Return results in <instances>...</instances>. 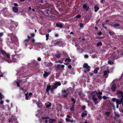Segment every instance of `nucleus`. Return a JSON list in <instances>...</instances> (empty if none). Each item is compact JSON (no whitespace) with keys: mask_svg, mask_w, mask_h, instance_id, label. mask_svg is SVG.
I'll return each instance as SVG.
<instances>
[{"mask_svg":"<svg viewBox=\"0 0 123 123\" xmlns=\"http://www.w3.org/2000/svg\"><path fill=\"white\" fill-rule=\"evenodd\" d=\"M117 94L118 98H120L119 100L122 102L123 100V92L120 91H118L117 92Z\"/></svg>","mask_w":123,"mask_h":123,"instance_id":"obj_1","label":"nucleus"},{"mask_svg":"<svg viewBox=\"0 0 123 123\" xmlns=\"http://www.w3.org/2000/svg\"><path fill=\"white\" fill-rule=\"evenodd\" d=\"M61 85V84L59 82H56L51 88V91L52 92L54 89L56 88L58 86H60Z\"/></svg>","mask_w":123,"mask_h":123,"instance_id":"obj_2","label":"nucleus"},{"mask_svg":"<svg viewBox=\"0 0 123 123\" xmlns=\"http://www.w3.org/2000/svg\"><path fill=\"white\" fill-rule=\"evenodd\" d=\"M83 67L84 68H85L87 69V71L84 70V72L85 73H86L87 72H89L90 70V67L89 66L88 64L86 63H85L83 66Z\"/></svg>","mask_w":123,"mask_h":123,"instance_id":"obj_3","label":"nucleus"},{"mask_svg":"<svg viewBox=\"0 0 123 123\" xmlns=\"http://www.w3.org/2000/svg\"><path fill=\"white\" fill-rule=\"evenodd\" d=\"M62 92L63 93H64L63 95L64 97H66L67 96L68 93V89L63 90L62 91Z\"/></svg>","mask_w":123,"mask_h":123,"instance_id":"obj_4","label":"nucleus"},{"mask_svg":"<svg viewBox=\"0 0 123 123\" xmlns=\"http://www.w3.org/2000/svg\"><path fill=\"white\" fill-rule=\"evenodd\" d=\"M0 52L2 54L5 55L7 58H9L10 57L9 54H8L6 53L4 51L2 50H0Z\"/></svg>","mask_w":123,"mask_h":123,"instance_id":"obj_5","label":"nucleus"},{"mask_svg":"<svg viewBox=\"0 0 123 123\" xmlns=\"http://www.w3.org/2000/svg\"><path fill=\"white\" fill-rule=\"evenodd\" d=\"M32 94L31 93H30L29 94L26 93L25 95V99L27 100L30 99L31 98V96Z\"/></svg>","mask_w":123,"mask_h":123,"instance_id":"obj_6","label":"nucleus"},{"mask_svg":"<svg viewBox=\"0 0 123 123\" xmlns=\"http://www.w3.org/2000/svg\"><path fill=\"white\" fill-rule=\"evenodd\" d=\"M92 99L93 101L94 102L95 104H96L98 103V102L97 100V99L96 98L95 95H93Z\"/></svg>","mask_w":123,"mask_h":123,"instance_id":"obj_7","label":"nucleus"},{"mask_svg":"<svg viewBox=\"0 0 123 123\" xmlns=\"http://www.w3.org/2000/svg\"><path fill=\"white\" fill-rule=\"evenodd\" d=\"M83 8L84 10L86 11H88L89 8V6L86 4L83 5Z\"/></svg>","mask_w":123,"mask_h":123,"instance_id":"obj_8","label":"nucleus"},{"mask_svg":"<svg viewBox=\"0 0 123 123\" xmlns=\"http://www.w3.org/2000/svg\"><path fill=\"white\" fill-rule=\"evenodd\" d=\"M51 86L50 85L47 86L46 88V91H47V92H48L50 90H51ZM48 93H49V92H48Z\"/></svg>","mask_w":123,"mask_h":123,"instance_id":"obj_9","label":"nucleus"},{"mask_svg":"<svg viewBox=\"0 0 123 123\" xmlns=\"http://www.w3.org/2000/svg\"><path fill=\"white\" fill-rule=\"evenodd\" d=\"M116 88V85L114 84H113L111 87V91L112 92H114L115 91Z\"/></svg>","mask_w":123,"mask_h":123,"instance_id":"obj_10","label":"nucleus"},{"mask_svg":"<svg viewBox=\"0 0 123 123\" xmlns=\"http://www.w3.org/2000/svg\"><path fill=\"white\" fill-rule=\"evenodd\" d=\"M122 102L120 101V100H119L118 101H117L116 102V104H117V108H118L119 107V104H121Z\"/></svg>","mask_w":123,"mask_h":123,"instance_id":"obj_11","label":"nucleus"},{"mask_svg":"<svg viewBox=\"0 0 123 123\" xmlns=\"http://www.w3.org/2000/svg\"><path fill=\"white\" fill-rule=\"evenodd\" d=\"M104 75L105 76L106 78L107 77V76L109 73V71H105L104 72Z\"/></svg>","mask_w":123,"mask_h":123,"instance_id":"obj_12","label":"nucleus"},{"mask_svg":"<svg viewBox=\"0 0 123 123\" xmlns=\"http://www.w3.org/2000/svg\"><path fill=\"white\" fill-rule=\"evenodd\" d=\"M50 74L49 72H44V73L43 74V75L44 77H45L48 76Z\"/></svg>","mask_w":123,"mask_h":123,"instance_id":"obj_13","label":"nucleus"},{"mask_svg":"<svg viewBox=\"0 0 123 123\" xmlns=\"http://www.w3.org/2000/svg\"><path fill=\"white\" fill-rule=\"evenodd\" d=\"M13 11L15 12H17L18 11V8L15 7H12Z\"/></svg>","mask_w":123,"mask_h":123,"instance_id":"obj_14","label":"nucleus"},{"mask_svg":"<svg viewBox=\"0 0 123 123\" xmlns=\"http://www.w3.org/2000/svg\"><path fill=\"white\" fill-rule=\"evenodd\" d=\"M87 115V113L86 111L83 112L81 114V116L82 117H83L85 116H86Z\"/></svg>","mask_w":123,"mask_h":123,"instance_id":"obj_15","label":"nucleus"},{"mask_svg":"<svg viewBox=\"0 0 123 123\" xmlns=\"http://www.w3.org/2000/svg\"><path fill=\"white\" fill-rule=\"evenodd\" d=\"M66 121L68 122H70L71 123H72L73 122L74 120H70V119H69V118H66Z\"/></svg>","mask_w":123,"mask_h":123,"instance_id":"obj_16","label":"nucleus"},{"mask_svg":"<svg viewBox=\"0 0 123 123\" xmlns=\"http://www.w3.org/2000/svg\"><path fill=\"white\" fill-rule=\"evenodd\" d=\"M46 107L48 108L50 107L51 106V104L49 103H47L45 104Z\"/></svg>","mask_w":123,"mask_h":123,"instance_id":"obj_17","label":"nucleus"},{"mask_svg":"<svg viewBox=\"0 0 123 123\" xmlns=\"http://www.w3.org/2000/svg\"><path fill=\"white\" fill-rule=\"evenodd\" d=\"M56 26L60 28H62V25L60 23H57L56 25Z\"/></svg>","mask_w":123,"mask_h":123,"instance_id":"obj_18","label":"nucleus"},{"mask_svg":"<svg viewBox=\"0 0 123 123\" xmlns=\"http://www.w3.org/2000/svg\"><path fill=\"white\" fill-rule=\"evenodd\" d=\"M95 9V12H97L99 9L98 7L97 6H95L94 7Z\"/></svg>","mask_w":123,"mask_h":123,"instance_id":"obj_19","label":"nucleus"},{"mask_svg":"<svg viewBox=\"0 0 123 123\" xmlns=\"http://www.w3.org/2000/svg\"><path fill=\"white\" fill-rule=\"evenodd\" d=\"M119 100V99H118L117 98H113L112 99V100L113 102H115L116 101V102L117 101H118Z\"/></svg>","mask_w":123,"mask_h":123,"instance_id":"obj_20","label":"nucleus"},{"mask_svg":"<svg viewBox=\"0 0 123 123\" xmlns=\"http://www.w3.org/2000/svg\"><path fill=\"white\" fill-rule=\"evenodd\" d=\"M55 120L54 119H50L49 121V123H52L53 122H55Z\"/></svg>","mask_w":123,"mask_h":123,"instance_id":"obj_21","label":"nucleus"},{"mask_svg":"<svg viewBox=\"0 0 123 123\" xmlns=\"http://www.w3.org/2000/svg\"><path fill=\"white\" fill-rule=\"evenodd\" d=\"M99 70V68H96L94 70V73H97L98 72V71Z\"/></svg>","mask_w":123,"mask_h":123,"instance_id":"obj_22","label":"nucleus"},{"mask_svg":"<svg viewBox=\"0 0 123 123\" xmlns=\"http://www.w3.org/2000/svg\"><path fill=\"white\" fill-rule=\"evenodd\" d=\"M42 106V104L41 103H39L38 104H37V106L39 108H41Z\"/></svg>","mask_w":123,"mask_h":123,"instance_id":"obj_23","label":"nucleus"},{"mask_svg":"<svg viewBox=\"0 0 123 123\" xmlns=\"http://www.w3.org/2000/svg\"><path fill=\"white\" fill-rule=\"evenodd\" d=\"M94 93L95 94L96 93L97 94H98L99 95H101L102 94V92H99L98 93H97L96 92H94Z\"/></svg>","mask_w":123,"mask_h":123,"instance_id":"obj_24","label":"nucleus"},{"mask_svg":"<svg viewBox=\"0 0 123 123\" xmlns=\"http://www.w3.org/2000/svg\"><path fill=\"white\" fill-rule=\"evenodd\" d=\"M71 61V59L69 58H68L66 59L65 62H70Z\"/></svg>","mask_w":123,"mask_h":123,"instance_id":"obj_25","label":"nucleus"},{"mask_svg":"<svg viewBox=\"0 0 123 123\" xmlns=\"http://www.w3.org/2000/svg\"><path fill=\"white\" fill-rule=\"evenodd\" d=\"M55 56L57 58H60V54L59 53L55 55Z\"/></svg>","mask_w":123,"mask_h":123,"instance_id":"obj_26","label":"nucleus"},{"mask_svg":"<svg viewBox=\"0 0 123 123\" xmlns=\"http://www.w3.org/2000/svg\"><path fill=\"white\" fill-rule=\"evenodd\" d=\"M63 61H61V60H59L58 61H56L55 62L56 63H63Z\"/></svg>","mask_w":123,"mask_h":123,"instance_id":"obj_27","label":"nucleus"},{"mask_svg":"<svg viewBox=\"0 0 123 123\" xmlns=\"http://www.w3.org/2000/svg\"><path fill=\"white\" fill-rule=\"evenodd\" d=\"M119 25L118 24H113L112 25V26H113L114 27H118V26Z\"/></svg>","mask_w":123,"mask_h":123,"instance_id":"obj_28","label":"nucleus"},{"mask_svg":"<svg viewBox=\"0 0 123 123\" xmlns=\"http://www.w3.org/2000/svg\"><path fill=\"white\" fill-rule=\"evenodd\" d=\"M13 60L15 62H17L18 61V59H17L16 58H13Z\"/></svg>","mask_w":123,"mask_h":123,"instance_id":"obj_29","label":"nucleus"},{"mask_svg":"<svg viewBox=\"0 0 123 123\" xmlns=\"http://www.w3.org/2000/svg\"><path fill=\"white\" fill-rule=\"evenodd\" d=\"M52 64L50 63H49L47 64V66L48 67H51L52 66Z\"/></svg>","mask_w":123,"mask_h":123,"instance_id":"obj_30","label":"nucleus"},{"mask_svg":"<svg viewBox=\"0 0 123 123\" xmlns=\"http://www.w3.org/2000/svg\"><path fill=\"white\" fill-rule=\"evenodd\" d=\"M108 62L109 64H112L113 63V62L111 61L110 60H109L108 61Z\"/></svg>","mask_w":123,"mask_h":123,"instance_id":"obj_31","label":"nucleus"},{"mask_svg":"<svg viewBox=\"0 0 123 123\" xmlns=\"http://www.w3.org/2000/svg\"><path fill=\"white\" fill-rule=\"evenodd\" d=\"M102 45V43L101 42H99L97 44V45L98 46H101Z\"/></svg>","mask_w":123,"mask_h":123,"instance_id":"obj_32","label":"nucleus"},{"mask_svg":"<svg viewBox=\"0 0 123 123\" xmlns=\"http://www.w3.org/2000/svg\"><path fill=\"white\" fill-rule=\"evenodd\" d=\"M4 97L3 95H2L1 93L0 94V99H2Z\"/></svg>","mask_w":123,"mask_h":123,"instance_id":"obj_33","label":"nucleus"},{"mask_svg":"<svg viewBox=\"0 0 123 123\" xmlns=\"http://www.w3.org/2000/svg\"><path fill=\"white\" fill-rule=\"evenodd\" d=\"M105 114L107 116H108L110 115V112H105Z\"/></svg>","mask_w":123,"mask_h":123,"instance_id":"obj_34","label":"nucleus"},{"mask_svg":"<svg viewBox=\"0 0 123 123\" xmlns=\"http://www.w3.org/2000/svg\"><path fill=\"white\" fill-rule=\"evenodd\" d=\"M76 18H80L81 17V16L80 15H77L76 16Z\"/></svg>","mask_w":123,"mask_h":123,"instance_id":"obj_35","label":"nucleus"},{"mask_svg":"<svg viewBox=\"0 0 123 123\" xmlns=\"http://www.w3.org/2000/svg\"><path fill=\"white\" fill-rule=\"evenodd\" d=\"M49 35V34H47L46 35V40H48V39Z\"/></svg>","mask_w":123,"mask_h":123,"instance_id":"obj_36","label":"nucleus"},{"mask_svg":"<svg viewBox=\"0 0 123 123\" xmlns=\"http://www.w3.org/2000/svg\"><path fill=\"white\" fill-rule=\"evenodd\" d=\"M58 65H60L58 64L57 65V66H56L57 68H58V69L61 68V66H58Z\"/></svg>","mask_w":123,"mask_h":123,"instance_id":"obj_37","label":"nucleus"},{"mask_svg":"<svg viewBox=\"0 0 123 123\" xmlns=\"http://www.w3.org/2000/svg\"><path fill=\"white\" fill-rule=\"evenodd\" d=\"M71 100H72V101L73 102V103L74 104H75V101L74 100V99L73 98H71Z\"/></svg>","mask_w":123,"mask_h":123,"instance_id":"obj_38","label":"nucleus"},{"mask_svg":"<svg viewBox=\"0 0 123 123\" xmlns=\"http://www.w3.org/2000/svg\"><path fill=\"white\" fill-rule=\"evenodd\" d=\"M59 66H61V68H63L64 67V66L63 65H58Z\"/></svg>","mask_w":123,"mask_h":123,"instance_id":"obj_39","label":"nucleus"},{"mask_svg":"<svg viewBox=\"0 0 123 123\" xmlns=\"http://www.w3.org/2000/svg\"><path fill=\"white\" fill-rule=\"evenodd\" d=\"M96 56L95 55H92V57L93 58H95L96 57Z\"/></svg>","mask_w":123,"mask_h":123,"instance_id":"obj_40","label":"nucleus"},{"mask_svg":"<svg viewBox=\"0 0 123 123\" xmlns=\"http://www.w3.org/2000/svg\"><path fill=\"white\" fill-rule=\"evenodd\" d=\"M83 26V24L82 23H80V27H82Z\"/></svg>","mask_w":123,"mask_h":123,"instance_id":"obj_41","label":"nucleus"},{"mask_svg":"<svg viewBox=\"0 0 123 123\" xmlns=\"http://www.w3.org/2000/svg\"><path fill=\"white\" fill-rule=\"evenodd\" d=\"M98 98L100 99H101L102 98V96L100 95H99L98 96Z\"/></svg>","mask_w":123,"mask_h":123,"instance_id":"obj_42","label":"nucleus"},{"mask_svg":"<svg viewBox=\"0 0 123 123\" xmlns=\"http://www.w3.org/2000/svg\"><path fill=\"white\" fill-rule=\"evenodd\" d=\"M4 103V101L3 100H1L0 102V104H3Z\"/></svg>","mask_w":123,"mask_h":123,"instance_id":"obj_43","label":"nucleus"},{"mask_svg":"<svg viewBox=\"0 0 123 123\" xmlns=\"http://www.w3.org/2000/svg\"><path fill=\"white\" fill-rule=\"evenodd\" d=\"M31 35L32 37H34L35 36V34L34 33H31Z\"/></svg>","mask_w":123,"mask_h":123,"instance_id":"obj_44","label":"nucleus"},{"mask_svg":"<svg viewBox=\"0 0 123 123\" xmlns=\"http://www.w3.org/2000/svg\"><path fill=\"white\" fill-rule=\"evenodd\" d=\"M103 99H107V97H106L105 96H103Z\"/></svg>","mask_w":123,"mask_h":123,"instance_id":"obj_45","label":"nucleus"},{"mask_svg":"<svg viewBox=\"0 0 123 123\" xmlns=\"http://www.w3.org/2000/svg\"><path fill=\"white\" fill-rule=\"evenodd\" d=\"M3 76V74H1L0 71V77H2Z\"/></svg>","mask_w":123,"mask_h":123,"instance_id":"obj_46","label":"nucleus"},{"mask_svg":"<svg viewBox=\"0 0 123 123\" xmlns=\"http://www.w3.org/2000/svg\"><path fill=\"white\" fill-rule=\"evenodd\" d=\"M16 83L17 84V86L18 87L19 86V83L18 82H17Z\"/></svg>","mask_w":123,"mask_h":123,"instance_id":"obj_47","label":"nucleus"},{"mask_svg":"<svg viewBox=\"0 0 123 123\" xmlns=\"http://www.w3.org/2000/svg\"><path fill=\"white\" fill-rule=\"evenodd\" d=\"M84 57L86 58H87L88 57V56L87 55H84Z\"/></svg>","mask_w":123,"mask_h":123,"instance_id":"obj_48","label":"nucleus"},{"mask_svg":"<svg viewBox=\"0 0 123 123\" xmlns=\"http://www.w3.org/2000/svg\"><path fill=\"white\" fill-rule=\"evenodd\" d=\"M85 106H82V108L84 110L85 109Z\"/></svg>","mask_w":123,"mask_h":123,"instance_id":"obj_49","label":"nucleus"},{"mask_svg":"<svg viewBox=\"0 0 123 123\" xmlns=\"http://www.w3.org/2000/svg\"><path fill=\"white\" fill-rule=\"evenodd\" d=\"M67 118H70V116L69 115H67Z\"/></svg>","mask_w":123,"mask_h":123,"instance_id":"obj_50","label":"nucleus"},{"mask_svg":"<svg viewBox=\"0 0 123 123\" xmlns=\"http://www.w3.org/2000/svg\"><path fill=\"white\" fill-rule=\"evenodd\" d=\"M68 68H69L70 69L71 68L72 66L71 65H69L68 66Z\"/></svg>","mask_w":123,"mask_h":123,"instance_id":"obj_51","label":"nucleus"},{"mask_svg":"<svg viewBox=\"0 0 123 123\" xmlns=\"http://www.w3.org/2000/svg\"><path fill=\"white\" fill-rule=\"evenodd\" d=\"M14 5L15 6H18V4L16 3H14Z\"/></svg>","mask_w":123,"mask_h":123,"instance_id":"obj_52","label":"nucleus"},{"mask_svg":"<svg viewBox=\"0 0 123 123\" xmlns=\"http://www.w3.org/2000/svg\"><path fill=\"white\" fill-rule=\"evenodd\" d=\"M3 34V33H0V37L2 36Z\"/></svg>","mask_w":123,"mask_h":123,"instance_id":"obj_53","label":"nucleus"},{"mask_svg":"<svg viewBox=\"0 0 123 123\" xmlns=\"http://www.w3.org/2000/svg\"><path fill=\"white\" fill-rule=\"evenodd\" d=\"M98 34L99 35H101L102 34V33L101 32H99V33H98Z\"/></svg>","mask_w":123,"mask_h":123,"instance_id":"obj_54","label":"nucleus"},{"mask_svg":"<svg viewBox=\"0 0 123 123\" xmlns=\"http://www.w3.org/2000/svg\"><path fill=\"white\" fill-rule=\"evenodd\" d=\"M41 60V58H38V59H37V60L38 61H40Z\"/></svg>","mask_w":123,"mask_h":123,"instance_id":"obj_55","label":"nucleus"},{"mask_svg":"<svg viewBox=\"0 0 123 123\" xmlns=\"http://www.w3.org/2000/svg\"><path fill=\"white\" fill-rule=\"evenodd\" d=\"M109 33L111 35H112L113 34V33L112 32H111V31H109Z\"/></svg>","mask_w":123,"mask_h":123,"instance_id":"obj_56","label":"nucleus"},{"mask_svg":"<svg viewBox=\"0 0 123 123\" xmlns=\"http://www.w3.org/2000/svg\"><path fill=\"white\" fill-rule=\"evenodd\" d=\"M31 7H29L28 8V10L29 11H30L31 10Z\"/></svg>","mask_w":123,"mask_h":123,"instance_id":"obj_57","label":"nucleus"},{"mask_svg":"<svg viewBox=\"0 0 123 123\" xmlns=\"http://www.w3.org/2000/svg\"><path fill=\"white\" fill-rule=\"evenodd\" d=\"M32 42H35V40L34 39H33L32 40Z\"/></svg>","mask_w":123,"mask_h":123,"instance_id":"obj_58","label":"nucleus"},{"mask_svg":"<svg viewBox=\"0 0 123 123\" xmlns=\"http://www.w3.org/2000/svg\"><path fill=\"white\" fill-rule=\"evenodd\" d=\"M116 114V116H117L118 117H119V114Z\"/></svg>","mask_w":123,"mask_h":123,"instance_id":"obj_59","label":"nucleus"},{"mask_svg":"<svg viewBox=\"0 0 123 123\" xmlns=\"http://www.w3.org/2000/svg\"><path fill=\"white\" fill-rule=\"evenodd\" d=\"M90 75L91 76H92L93 75V74L92 73H90Z\"/></svg>","mask_w":123,"mask_h":123,"instance_id":"obj_60","label":"nucleus"},{"mask_svg":"<svg viewBox=\"0 0 123 123\" xmlns=\"http://www.w3.org/2000/svg\"><path fill=\"white\" fill-rule=\"evenodd\" d=\"M64 64H65V65H68V63H64Z\"/></svg>","mask_w":123,"mask_h":123,"instance_id":"obj_61","label":"nucleus"},{"mask_svg":"<svg viewBox=\"0 0 123 123\" xmlns=\"http://www.w3.org/2000/svg\"><path fill=\"white\" fill-rule=\"evenodd\" d=\"M6 101L7 103H9V101L8 100H6Z\"/></svg>","mask_w":123,"mask_h":123,"instance_id":"obj_62","label":"nucleus"},{"mask_svg":"<svg viewBox=\"0 0 123 123\" xmlns=\"http://www.w3.org/2000/svg\"><path fill=\"white\" fill-rule=\"evenodd\" d=\"M70 110L71 111H73V108H70Z\"/></svg>","mask_w":123,"mask_h":123,"instance_id":"obj_63","label":"nucleus"},{"mask_svg":"<svg viewBox=\"0 0 123 123\" xmlns=\"http://www.w3.org/2000/svg\"><path fill=\"white\" fill-rule=\"evenodd\" d=\"M46 118H47V117H43L42 118L43 119H46Z\"/></svg>","mask_w":123,"mask_h":123,"instance_id":"obj_64","label":"nucleus"}]
</instances>
